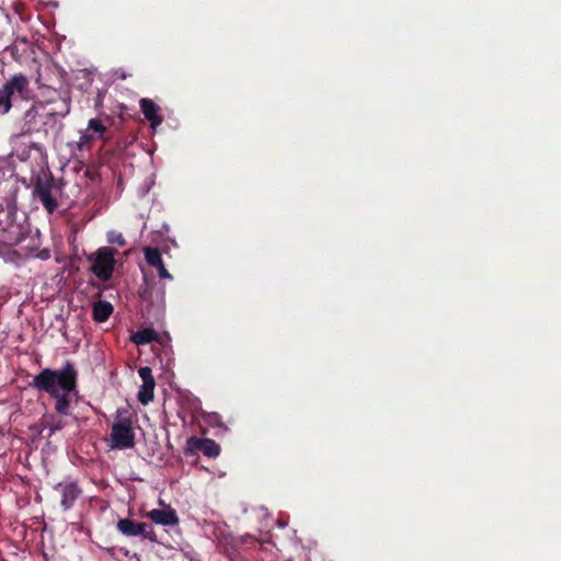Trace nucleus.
<instances>
[{"instance_id":"8","label":"nucleus","mask_w":561,"mask_h":561,"mask_svg":"<svg viewBox=\"0 0 561 561\" xmlns=\"http://www.w3.org/2000/svg\"><path fill=\"white\" fill-rule=\"evenodd\" d=\"M147 516L158 525L162 526H174L179 524V517L175 510L168 507L165 510H151L147 513Z\"/></svg>"},{"instance_id":"13","label":"nucleus","mask_w":561,"mask_h":561,"mask_svg":"<svg viewBox=\"0 0 561 561\" xmlns=\"http://www.w3.org/2000/svg\"><path fill=\"white\" fill-rule=\"evenodd\" d=\"M106 130V126L101 118L95 117L89 119L88 131H91L95 138L107 139V137H105Z\"/></svg>"},{"instance_id":"21","label":"nucleus","mask_w":561,"mask_h":561,"mask_svg":"<svg viewBox=\"0 0 561 561\" xmlns=\"http://www.w3.org/2000/svg\"><path fill=\"white\" fill-rule=\"evenodd\" d=\"M139 377L141 378L142 382L146 381H154V378L152 376V371L149 367H140L138 370Z\"/></svg>"},{"instance_id":"22","label":"nucleus","mask_w":561,"mask_h":561,"mask_svg":"<svg viewBox=\"0 0 561 561\" xmlns=\"http://www.w3.org/2000/svg\"><path fill=\"white\" fill-rule=\"evenodd\" d=\"M154 268H157L160 278L172 279V275L165 268L163 261L161 262L160 265H157Z\"/></svg>"},{"instance_id":"7","label":"nucleus","mask_w":561,"mask_h":561,"mask_svg":"<svg viewBox=\"0 0 561 561\" xmlns=\"http://www.w3.org/2000/svg\"><path fill=\"white\" fill-rule=\"evenodd\" d=\"M55 489L61 493L60 504L65 511L71 508L81 494V489L75 482L58 483Z\"/></svg>"},{"instance_id":"20","label":"nucleus","mask_w":561,"mask_h":561,"mask_svg":"<svg viewBox=\"0 0 561 561\" xmlns=\"http://www.w3.org/2000/svg\"><path fill=\"white\" fill-rule=\"evenodd\" d=\"M95 139L92 133L88 131V129L81 134L80 139L77 144L78 149L82 150L83 148H89L92 140Z\"/></svg>"},{"instance_id":"2","label":"nucleus","mask_w":561,"mask_h":561,"mask_svg":"<svg viewBox=\"0 0 561 561\" xmlns=\"http://www.w3.org/2000/svg\"><path fill=\"white\" fill-rule=\"evenodd\" d=\"M31 88L28 78L22 73H14L0 88V114L4 115L12 108V99L22 101L31 99Z\"/></svg>"},{"instance_id":"24","label":"nucleus","mask_w":561,"mask_h":561,"mask_svg":"<svg viewBox=\"0 0 561 561\" xmlns=\"http://www.w3.org/2000/svg\"><path fill=\"white\" fill-rule=\"evenodd\" d=\"M101 103V94L99 93L96 96L95 105L98 106Z\"/></svg>"},{"instance_id":"12","label":"nucleus","mask_w":561,"mask_h":561,"mask_svg":"<svg viewBox=\"0 0 561 561\" xmlns=\"http://www.w3.org/2000/svg\"><path fill=\"white\" fill-rule=\"evenodd\" d=\"M116 527L122 535L127 537H138L144 529V526L139 525V522H135L130 518L119 519Z\"/></svg>"},{"instance_id":"16","label":"nucleus","mask_w":561,"mask_h":561,"mask_svg":"<svg viewBox=\"0 0 561 561\" xmlns=\"http://www.w3.org/2000/svg\"><path fill=\"white\" fill-rule=\"evenodd\" d=\"M157 333L152 329L139 330L133 335V342L137 345H145L156 340Z\"/></svg>"},{"instance_id":"1","label":"nucleus","mask_w":561,"mask_h":561,"mask_svg":"<svg viewBox=\"0 0 561 561\" xmlns=\"http://www.w3.org/2000/svg\"><path fill=\"white\" fill-rule=\"evenodd\" d=\"M78 371L67 363L61 369L44 368L30 382V387L56 399L55 410L60 415L70 413V393L77 391Z\"/></svg>"},{"instance_id":"15","label":"nucleus","mask_w":561,"mask_h":561,"mask_svg":"<svg viewBox=\"0 0 561 561\" xmlns=\"http://www.w3.org/2000/svg\"><path fill=\"white\" fill-rule=\"evenodd\" d=\"M156 382L154 381H146L142 382L139 391H138V400L142 404H148L153 399Z\"/></svg>"},{"instance_id":"17","label":"nucleus","mask_w":561,"mask_h":561,"mask_svg":"<svg viewBox=\"0 0 561 561\" xmlns=\"http://www.w3.org/2000/svg\"><path fill=\"white\" fill-rule=\"evenodd\" d=\"M144 254H145L146 262L148 263V265H150L152 267L160 265L162 262L161 252L159 251L158 248L146 247L144 249Z\"/></svg>"},{"instance_id":"18","label":"nucleus","mask_w":561,"mask_h":561,"mask_svg":"<svg viewBox=\"0 0 561 561\" xmlns=\"http://www.w3.org/2000/svg\"><path fill=\"white\" fill-rule=\"evenodd\" d=\"M139 525L144 526V529L139 534V536L142 538V539H148L152 542H157L158 539H157V535L152 528L151 525L147 524V523H139Z\"/></svg>"},{"instance_id":"10","label":"nucleus","mask_w":561,"mask_h":561,"mask_svg":"<svg viewBox=\"0 0 561 561\" xmlns=\"http://www.w3.org/2000/svg\"><path fill=\"white\" fill-rule=\"evenodd\" d=\"M70 96L68 93L60 94L58 100L50 102L49 116L65 117L70 113Z\"/></svg>"},{"instance_id":"11","label":"nucleus","mask_w":561,"mask_h":561,"mask_svg":"<svg viewBox=\"0 0 561 561\" xmlns=\"http://www.w3.org/2000/svg\"><path fill=\"white\" fill-rule=\"evenodd\" d=\"M113 310L114 308L111 302L99 300L93 305L92 318L95 322H105L113 313Z\"/></svg>"},{"instance_id":"23","label":"nucleus","mask_w":561,"mask_h":561,"mask_svg":"<svg viewBox=\"0 0 561 561\" xmlns=\"http://www.w3.org/2000/svg\"><path fill=\"white\" fill-rule=\"evenodd\" d=\"M140 296L144 300H148L150 299V294H149V290L147 288H145L141 293H140Z\"/></svg>"},{"instance_id":"3","label":"nucleus","mask_w":561,"mask_h":561,"mask_svg":"<svg viewBox=\"0 0 561 561\" xmlns=\"http://www.w3.org/2000/svg\"><path fill=\"white\" fill-rule=\"evenodd\" d=\"M111 447L128 449L135 446L134 421L127 410H117L115 421L111 426Z\"/></svg>"},{"instance_id":"14","label":"nucleus","mask_w":561,"mask_h":561,"mask_svg":"<svg viewBox=\"0 0 561 561\" xmlns=\"http://www.w3.org/2000/svg\"><path fill=\"white\" fill-rule=\"evenodd\" d=\"M36 116H37V111H36L35 106H32L31 108H28L25 112L24 124L22 127L23 134H33V133L37 131V127L35 124Z\"/></svg>"},{"instance_id":"4","label":"nucleus","mask_w":561,"mask_h":561,"mask_svg":"<svg viewBox=\"0 0 561 561\" xmlns=\"http://www.w3.org/2000/svg\"><path fill=\"white\" fill-rule=\"evenodd\" d=\"M115 253L116 250L110 247H102L95 252L91 271L100 280L107 282L112 278L116 264Z\"/></svg>"},{"instance_id":"19","label":"nucleus","mask_w":561,"mask_h":561,"mask_svg":"<svg viewBox=\"0 0 561 561\" xmlns=\"http://www.w3.org/2000/svg\"><path fill=\"white\" fill-rule=\"evenodd\" d=\"M107 242L111 244L118 245V247L126 245V240H125L124 236L117 231H110L107 233Z\"/></svg>"},{"instance_id":"6","label":"nucleus","mask_w":561,"mask_h":561,"mask_svg":"<svg viewBox=\"0 0 561 561\" xmlns=\"http://www.w3.org/2000/svg\"><path fill=\"white\" fill-rule=\"evenodd\" d=\"M220 445L210 438H198L192 436L186 443V455L201 451L209 458H215L220 454Z\"/></svg>"},{"instance_id":"9","label":"nucleus","mask_w":561,"mask_h":561,"mask_svg":"<svg viewBox=\"0 0 561 561\" xmlns=\"http://www.w3.org/2000/svg\"><path fill=\"white\" fill-rule=\"evenodd\" d=\"M139 104L141 113L144 114L145 118L150 122V125L153 129L162 124L163 117L158 113L160 110L158 104H156L151 99L146 98L141 99Z\"/></svg>"},{"instance_id":"5","label":"nucleus","mask_w":561,"mask_h":561,"mask_svg":"<svg viewBox=\"0 0 561 561\" xmlns=\"http://www.w3.org/2000/svg\"><path fill=\"white\" fill-rule=\"evenodd\" d=\"M53 187H54V178L49 173L48 175H46L44 178L37 176L35 183H34V188H33L34 197L37 198L42 203L45 210L50 215L58 207V203H57L56 198L51 195Z\"/></svg>"}]
</instances>
